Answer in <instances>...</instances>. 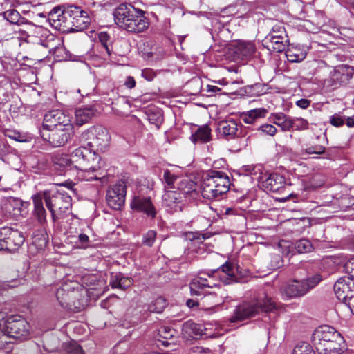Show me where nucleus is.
Instances as JSON below:
<instances>
[{"label": "nucleus", "mask_w": 354, "mask_h": 354, "mask_svg": "<svg viewBox=\"0 0 354 354\" xmlns=\"http://www.w3.org/2000/svg\"><path fill=\"white\" fill-rule=\"evenodd\" d=\"M239 273V267L227 261L217 269L210 270L206 272H201L199 276L194 278L189 283L190 293L192 295L201 296L204 295V288L216 287L219 282L230 284L237 281V274Z\"/></svg>", "instance_id": "1"}, {"label": "nucleus", "mask_w": 354, "mask_h": 354, "mask_svg": "<svg viewBox=\"0 0 354 354\" xmlns=\"http://www.w3.org/2000/svg\"><path fill=\"white\" fill-rule=\"evenodd\" d=\"M115 24L121 28L132 33H138L148 28L149 22L145 12L131 4L122 3L113 12Z\"/></svg>", "instance_id": "2"}, {"label": "nucleus", "mask_w": 354, "mask_h": 354, "mask_svg": "<svg viewBox=\"0 0 354 354\" xmlns=\"http://www.w3.org/2000/svg\"><path fill=\"white\" fill-rule=\"evenodd\" d=\"M230 185L229 177L225 174L218 171H209L201 183V194L204 198L213 200L225 194L229 190Z\"/></svg>", "instance_id": "3"}, {"label": "nucleus", "mask_w": 354, "mask_h": 354, "mask_svg": "<svg viewBox=\"0 0 354 354\" xmlns=\"http://www.w3.org/2000/svg\"><path fill=\"white\" fill-rule=\"evenodd\" d=\"M275 308V304L271 298L268 297H259L250 301H245L239 304L234 311V315L230 317L231 322L243 320L261 312H270Z\"/></svg>", "instance_id": "4"}, {"label": "nucleus", "mask_w": 354, "mask_h": 354, "mask_svg": "<svg viewBox=\"0 0 354 354\" xmlns=\"http://www.w3.org/2000/svg\"><path fill=\"white\" fill-rule=\"evenodd\" d=\"M217 131L220 136L227 140L236 138L239 149L245 148L250 143L248 128L233 119L219 122Z\"/></svg>", "instance_id": "5"}, {"label": "nucleus", "mask_w": 354, "mask_h": 354, "mask_svg": "<svg viewBox=\"0 0 354 354\" xmlns=\"http://www.w3.org/2000/svg\"><path fill=\"white\" fill-rule=\"evenodd\" d=\"M43 196L46 207L51 214L54 222L59 220L62 214L71 206V197L65 192L44 191Z\"/></svg>", "instance_id": "6"}, {"label": "nucleus", "mask_w": 354, "mask_h": 354, "mask_svg": "<svg viewBox=\"0 0 354 354\" xmlns=\"http://www.w3.org/2000/svg\"><path fill=\"white\" fill-rule=\"evenodd\" d=\"M322 281L319 274H316L301 281L295 280L283 286L281 292L288 298L302 297L314 288Z\"/></svg>", "instance_id": "7"}, {"label": "nucleus", "mask_w": 354, "mask_h": 354, "mask_svg": "<svg viewBox=\"0 0 354 354\" xmlns=\"http://www.w3.org/2000/svg\"><path fill=\"white\" fill-rule=\"evenodd\" d=\"M353 74L354 67L347 64L339 65L330 72V77L324 81V85L333 88H337L342 84H347Z\"/></svg>", "instance_id": "8"}, {"label": "nucleus", "mask_w": 354, "mask_h": 354, "mask_svg": "<svg viewBox=\"0 0 354 354\" xmlns=\"http://www.w3.org/2000/svg\"><path fill=\"white\" fill-rule=\"evenodd\" d=\"M126 194V182L122 180H118L106 192V198L108 205L113 209H120L124 205Z\"/></svg>", "instance_id": "9"}, {"label": "nucleus", "mask_w": 354, "mask_h": 354, "mask_svg": "<svg viewBox=\"0 0 354 354\" xmlns=\"http://www.w3.org/2000/svg\"><path fill=\"white\" fill-rule=\"evenodd\" d=\"M88 145L100 151H104L109 145L110 135L108 130L102 127H93L88 131Z\"/></svg>", "instance_id": "10"}, {"label": "nucleus", "mask_w": 354, "mask_h": 354, "mask_svg": "<svg viewBox=\"0 0 354 354\" xmlns=\"http://www.w3.org/2000/svg\"><path fill=\"white\" fill-rule=\"evenodd\" d=\"M55 127L72 130L73 127L70 116L61 110H53L45 114L43 122V129Z\"/></svg>", "instance_id": "11"}, {"label": "nucleus", "mask_w": 354, "mask_h": 354, "mask_svg": "<svg viewBox=\"0 0 354 354\" xmlns=\"http://www.w3.org/2000/svg\"><path fill=\"white\" fill-rule=\"evenodd\" d=\"M73 134L72 130H66L60 127L43 129L41 131V136L44 140L47 141L54 147L64 146L71 138Z\"/></svg>", "instance_id": "12"}, {"label": "nucleus", "mask_w": 354, "mask_h": 354, "mask_svg": "<svg viewBox=\"0 0 354 354\" xmlns=\"http://www.w3.org/2000/svg\"><path fill=\"white\" fill-rule=\"evenodd\" d=\"M73 167L75 169H86L90 168V164L93 162L100 161V157L95 153H92L84 147L75 149L70 155Z\"/></svg>", "instance_id": "13"}, {"label": "nucleus", "mask_w": 354, "mask_h": 354, "mask_svg": "<svg viewBox=\"0 0 354 354\" xmlns=\"http://www.w3.org/2000/svg\"><path fill=\"white\" fill-rule=\"evenodd\" d=\"M130 206L133 211L142 213L150 219L155 218L157 214L156 208L149 196H135L131 200Z\"/></svg>", "instance_id": "14"}, {"label": "nucleus", "mask_w": 354, "mask_h": 354, "mask_svg": "<svg viewBox=\"0 0 354 354\" xmlns=\"http://www.w3.org/2000/svg\"><path fill=\"white\" fill-rule=\"evenodd\" d=\"M6 335L8 337L19 338L26 336L28 333L27 322L19 316H13L7 319Z\"/></svg>", "instance_id": "15"}, {"label": "nucleus", "mask_w": 354, "mask_h": 354, "mask_svg": "<svg viewBox=\"0 0 354 354\" xmlns=\"http://www.w3.org/2000/svg\"><path fill=\"white\" fill-rule=\"evenodd\" d=\"M343 338L341 334L332 326L323 325L319 326L312 335L311 340L313 346L322 345L326 342Z\"/></svg>", "instance_id": "16"}, {"label": "nucleus", "mask_w": 354, "mask_h": 354, "mask_svg": "<svg viewBox=\"0 0 354 354\" xmlns=\"http://www.w3.org/2000/svg\"><path fill=\"white\" fill-rule=\"evenodd\" d=\"M6 239L4 250L15 252L17 251L24 243L25 239L22 232L10 227H4Z\"/></svg>", "instance_id": "17"}, {"label": "nucleus", "mask_w": 354, "mask_h": 354, "mask_svg": "<svg viewBox=\"0 0 354 354\" xmlns=\"http://www.w3.org/2000/svg\"><path fill=\"white\" fill-rule=\"evenodd\" d=\"M77 177L82 180H100L102 183L105 181L106 172L101 169L99 161L90 164V168L77 170Z\"/></svg>", "instance_id": "18"}, {"label": "nucleus", "mask_w": 354, "mask_h": 354, "mask_svg": "<svg viewBox=\"0 0 354 354\" xmlns=\"http://www.w3.org/2000/svg\"><path fill=\"white\" fill-rule=\"evenodd\" d=\"M232 51L237 59H245L252 57L256 51L253 42L238 40L232 44Z\"/></svg>", "instance_id": "19"}, {"label": "nucleus", "mask_w": 354, "mask_h": 354, "mask_svg": "<svg viewBox=\"0 0 354 354\" xmlns=\"http://www.w3.org/2000/svg\"><path fill=\"white\" fill-rule=\"evenodd\" d=\"M187 239L191 241L190 245L185 250V254L187 260L191 261L195 257V254H202L204 252V248L198 246L197 244H203V241L205 239L204 235H201L197 233L189 232L187 234Z\"/></svg>", "instance_id": "20"}, {"label": "nucleus", "mask_w": 354, "mask_h": 354, "mask_svg": "<svg viewBox=\"0 0 354 354\" xmlns=\"http://www.w3.org/2000/svg\"><path fill=\"white\" fill-rule=\"evenodd\" d=\"M78 291L74 288L72 290L68 285L58 288L56 292L57 299L64 308H71L75 306V299H76Z\"/></svg>", "instance_id": "21"}, {"label": "nucleus", "mask_w": 354, "mask_h": 354, "mask_svg": "<svg viewBox=\"0 0 354 354\" xmlns=\"http://www.w3.org/2000/svg\"><path fill=\"white\" fill-rule=\"evenodd\" d=\"M182 194L175 190L167 191L162 196L163 205L168 207L169 211L171 212H178L182 210V207L180 205L183 200Z\"/></svg>", "instance_id": "22"}, {"label": "nucleus", "mask_w": 354, "mask_h": 354, "mask_svg": "<svg viewBox=\"0 0 354 354\" xmlns=\"http://www.w3.org/2000/svg\"><path fill=\"white\" fill-rule=\"evenodd\" d=\"M318 354H342L345 350L344 338L326 342L315 347Z\"/></svg>", "instance_id": "23"}, {"label": "nucleus", "mask_w": 354, "mask_h": 354, "mask_svg": "<svg viewBox=\"0 0 354 354\" xmlns=\"http://www.w3.org/2000/svg\"><path fill=\"white\" fill-rule=\"evenodd\" d=\"M351 278L342 277L339 279L334 284V292L337 298L343 303L349 297L354 290L351 289Z\"/></svg>", "instance_id": "24"}, {"label": "nucleus", "mask_w": 354, "mask_h": 354, "mask_svg": "<svg viewBox=\"0 0 354 354\" xmlns=\"http://www.w3.org/2000/svg\"><path fill=\"white\" fill-rule=\"evenodd\" d=\"M262 185L266 191L281 193L285 188V178L280 174H272L263 181Z\"/></svg>", "instance_id": "25"}, {"label": "nucleus", "mask_w": 354, "mask_h": 354, "mask_svg": "<svg viewBox=\"0 0 354 354\" xmlns=\"http://www.w3.org/2000/svg\"><path fill=\"white\" fill-rule=\"evenodd\" d=\"M32 199L34 205L33 216L40 224L43 225L46 223V211L43 204L44 201L43 192H39L33 195Z\"/></svg>", "instance_id": "26"}, {"label": "nucleus", "mask_w": 354, "mask_h": 354, "mask_svg": "<svg viewBox=\"0 0 354 354\" xmlns=\"http://www.w3.org/2000/svg\"><path fill=\"white\" fill-rule=\"evenodd\" d=\"M23 207L22 201L17 198L8 197L5 198L1 202V209L11 216H16L21 214Z\"/></svg>", "instance_id": "27"}, {"label": "nucleus", "mask_w": 354, "mask_h": 354, "mask_svg": "<svg viewBox=\"0 0 354 354\" xmlns=\"http://www.w3.org/2000/svg\"><path fill=\"white\" fill-rule=\"evenodd\" d=\"M96 110L93 106H86L78 108L75 110V124L77 126H82L90 122L95 115Z\"/></svg>", "instance_id": "28"}, {"label": "nucleus", "mask_w": 354, "mask_h": 354, "mask_svg": "<svg viewBox=\"0 0 354 354\" xmlns=\"http://www.w3.org/2000/svg\"><path fill=\"white\" fill-rule=\"evenodd\" d=\"M133 279L124 277L122 273H111L110 278V286L112 288H119L124 290L131 286Z\"/></svg>", "instance_id": "29"}, {"label": "nucleus", "mask_w": 354, "mask_h": 354, "mask_svg": "<svg viewBox=\"0 0 354 354\" xmlns=\"http://www.w3.org/2000/svg\"><path fill=\"white\" fill-rule=\"evenodd\" d=\"M269 120L270 122L281 127L283 131H288L292 129V118L283 113H273Z\"/></svg>", "instance_id": "30"}, {"label": "nucleus", "mask_w": 354, "mask_h": 354, "mask_svg": "<svg viewBox=\"0 0 354 354\" xmlns=\"http://www.w3.org/2000/svg\"><path fill=\"white\" fill-rule=\"evenodd\" d=\"M265 42L268 48H271L276 53H282L286 50L289 40L288 37H284L283 36L281 38L275 37L273 39L266 37Z\"/></svg>", "instance_id": "31"}, {"label": "nucleus", "mask_w": 354, "mask_h": 354, "mask_svg": "<svg viewBox=\"0 0 354 354\" xmlns=\"http://www.w3.org/2000/svg\"><path fill=\"white\" fill-rule=\"evenodd\" d=\"M53 162L55 168L62 173V171L71 170L73 167L71 158L65 154H55L53 157Z\"/></svg>", "instance_id": "32"}, {"label": "nucleus", "mask_w": 354, "mask_h": 354, "mask_svg": "<svg viewBox=\"0 0 354 354\" xmlns=\"http://www.w3.org/2000/svg\"><path fill=\"white\" fill-rule=\"evenodd\" d=\"M268 110L264 108L254 109L243 113L241 119L246 124H254L258 119L265 118Z\"/></svg>", "instance_id": "33"}, {"label": "nucleus", "mask_w": 354, "mask_h": 354, "mask_svg": "<svg viewBox=\"0 0 354 354\" xmlns=\"http://www.w3.org/2000/svg\"><path fill=\"white\" fill-rule=\"evenodd\" d=\"M190 138L193 142H207L211 140V129L207 125L198 127L192 134Z\"/></svg>", "instance_id": "34"}, {"label": "nucleus", "mask_w": 354, "mask_h": 354, "mask_svg": "<svg viewBox=\"0 0 354 354\" xmlns=\"http://www.w3.org/2000/svg\"><path fill=\"white\" fill-rule=\"evenodd\" d=\"M204 327L192 321H187L183 325V330L190 337H198L203 335Z\"/></svg>", "instance_id": "35"}, {"label": "nucleus", "mask_w": 354, "mask_h": 354, "mask_svg": "<svg viewBox=\"0 0 354 354\" xmlns=\"http://www.w3.org/2000/svg\"><path fill=\"white\" fill-rule=\"evenodd\" d=\"M70 21L75 30H83L88 26L91 20L88 12H86L82 15H77Z\"/></svg>", "instance_id": "36"}, {"label": "nucleus", "mask_w": 354, "mask_h": 354, "mask_svg": "<svg viewBox=\"0 0 354 354\" xmlns=\"http://www.w3.org/2000/svg\"><path fill=\"white\" fill-rule=\"evenodd\" d=\"M177 192L182 194L183 198L194 191V183L187 178H179L176 184Z\"/></svg>", "instance_id": "37"}, {"label": "nucleus", "mask_w": 354, "mask_h": 354, "mask_svg": "<svg viewBox=\"0 0 354 354\" xmlns=\"http://www.w3.org/2000/svg\"><path fill=\"white\" fill-rule=\"evenodd\" d=\"M286 56L290 62H299L305 59L306 53L295 47H289L286 50Z\"/></svg>", "instance_id": "38"}, {"label": "nucleus", "mask_w": 354, "mask_h": 354, "mask_svg": "<svg viewBox=\"0 0 354 354\" xmlns=\"http://www.w3.org/2000/svg\"><path fill=\"white\" fill-rule=\"evenodd\" d=\"M3 17L5 19L9 21L10 24H19L23 23L25 19L21 17V15L18 11L14 9L8 10L3 13Z\"/></svg>", "instance_id": "39"}, {"label": "nucleus", "mask_w": 354, "mask_h": 354, "mask_svg": "<svg viewBox=\"0 0 354 354\" xmlns=\"http://www.w3.org/2000/svg\"><path fill=\"white\" fill-rule=\"evenodd\" d=\"M167 306L166 300L161 297L156 298L148 306V310L151 313H161Z\"/></svg>", "instance_id": "40"}, {"label": "nucleus", "mask_w": 354, "mask_h": 354, "mask_svg": "<svg viewBox=\"0 0 354 354\" xmlns=\"http://www.w3.org/2000/svg\"><path fill=\"white\" fill-rule=\"evenodd\" d=\"M282 36L284 37H288L284 25L281 23H277L276 24H274L272 26L270 33L267 35V37H269L271 39L275 37L281 38Z\"/></svg>", "instance_id": "41"}, {"label": "nucleus", "mask_w": 354, "mask_h": 354, "mask_svg": "<svg viewBox=\"0 0 354 354\" xmlns=\"http://www.w3.org/2000/svg\"><path fill=\"white\" fill-rule=\"evenodd\" d=\"M295 248L299 253L309 252L313 249V245L308 239H300L295 242Z\"/></svg>", "instance_id": "42"}, {"label": "nucleus", "mask_w": 354, "mask_h": 354, "mask_svg": "<svg viewBox=\"0 0 354 354\" xmlns=\"http://www.w3.org/2000/svg\"><path fill=\"white\" fill-rule=\"evenodd\" d=\"M86 11L83 10L80 7L76 6H68L63 12L62 14L64 17L69 18L71 21L73 18H74L77 15H82V13L86 12Z\"/></svg>", "instance_id": "43"}, {"label": "nucleus", "mask_w": 354, "mask_h": 354, "mask_svg": "<svg viewBox=\"0 0 354 354\" xmlns=\"http://www.w3.org/2000/svg\"><path fill=\"white\" fill-rule=\"evenodd\" d=\"M179 178H180L178 176L171 173V171L169 170H165L164 171L163 180L165 184L167 185L168 188L175 189V184H177Z\"/></svg>", "instance_id": "44"}, {"label": "nucleus", "mask_w": 354, "mask_h": 354, "mask_svg": "<svg viewBox=\"0 0 354 354\" xmlns=\"http://www.w3.org/2000/svg\"><path fill=\"white\" fill-rule=\"evenodd\" d=\"M292 354H315L312 346L307 342H300L294 348Z\"/></svg>", "instance_id": "45"}, {"label": "nucleus", "mask_w": 354, "mask_h": 354, "mask_svg": "<svg viewBox=\"0 0 354 354\" xmlns=\"http://www.w3.org/2000/svg\"><path fill=\"white\" fill-rule=\"evenodd\" d=\"M292 128L297 131L307 130L309 128V122L307 120L302 118H295L292 119Z\"/></svg>", "instance_id": "46"}, {"label": "nucleus", "mask_w": 354, "mask_h": 354, "mask_svg": "<svg viewBox=\"0 0 354 354\" xmlns=\"http://www.w3.org/2000/svg\"><path fill=\"white\" fill-rule=\"evenodd\" d=\"M325 151V147L322 145H316L312 147H310L308 148H306L305 149L301 150V155L305 156V155H312V154H316V155H321L323 154Z\"/></svg>", "instance_id": "47"}, {"label": "nucleus", "mask_w": 354, "mask_h": 354, "mask_svg": "<svg viewBox=\"0 0 354 354\" xmlns=\"http://www.w3.org/2000/svg\"><path fill=\"white\" fill-rule=\"evenodd\" d=\"M148 120L150 123L156 125L157 128H159L163 122V116L162 113L158 111L156 113H149Z\"/></svg>", "instance_id": "48"}, {"label": "nucleus", "mask_w": 354, "mask_h": 354, "mask_svg": "<svg viewBox=\"0 0 354 354\" xmlns=\"http://www.w3.org/2000/svg\"><path fill=\"white\" fill-rule=\"evenodd\" d=\"M329 122L335 127H340L345 122V117L340 113H335L330 117Z\"/></svg>", "instance_id": "49"}, {"label": "nucleus", "mask_w": 354, "mask_h": 354, "mask_svg": "<svg viewBox=\"0 0 354 354\" xmlns=\"http://www.w3.org/2000/svg\"><path fill=\"white\" fill-rule=\"evenodd\" d=\"M156 237V232L154 230H149L143 236V244L147 246H152L155 242Z\"/></svg>", "instance_id": "50"}, {"label": "nucleus", "mask_w": 354, "mask_h": 354, "mask_svg": "<svg viewBox=\"0 0 354 354\" xmlns=\"http://www.w3.org/2000/svg\"><path fill=\"white\" fill-rule=\"evenodd\" d=\"M344 270L354 279V256L351 257L344 264Z\"/></svg>", "instance_id": "51"}, {"label": "nucleus", "mask_w": 354, "mask_h": 354, "mask_svg": "<svg viewBox=\"0 0 354 354\" xmlns=\"http://www.w3.org/2000/svg\"><path fill=\"white\" fill-rule=\"evenodd\" d=\"M47 244V241L45 237L37 238L34 237L32 245L30 246V250L33 247H37L38 250H41L44 247H46Z\"/></svg>", "instance_id": "52"}, {"label": "nucleus", "mask_w": 354, "mask_h": 354, "mask_svg": "<svg viewBox=\"0 0 354 354\" xmlns=\"http://www.w3.org/2000/svg\"><path fill=\"white\" fill-rule=\"evenodd\" d=\"M98 38H99L100 43L103 46V47L107 51L108 54H110L108 44H107L108 41L110 39V37L108 35V33H106V32H101L98 35Z\"/></svg>", "instance_id": "53"}, {"label": "nucleus", "mask_w": 354, "mask_h": 354, "mask_svg": "<svg viewBox=\"0 0 354 354\" xmlns=\"http://www.w3.org/2000/svg\"><path fill=\"white\" fill-rule=\"evenodd\" d=\"M141 76L146 80L152 81L156 76V72L151 68H145L141 71Z\"/></svg>", "instance_id": "54"}, {"label": "nucleus", "mask_w": 354, "mask_h": 354, "mask_svg": "<svg viewBox=\"0 0 354 354\" xmlns=\"http://www.w3.org/2000/svg\"><path fill=\"white\" fill-rule=\"evenodd\" d=\"M259 129L267 135L274 136L277 133V128L269 124H265L259 127Z\"/></svg>", "instance_id": "55"}, {"label": "nucleus", "mask_w": 354, "mask_h": 354, "mask_svg": "<svg viewBox=\"0 0 354 354\" xmlns=\"http://www.w3.org/2000/svg\"><path fill=\"white\" fill-rule=\"evenodd\" d=\"M247 91L254 95H260L262 93L261 84H256L247 86Z\"/></svg>", "instance_id": "56"}, {"label": "nucleus", "mask_w": 354, "mask_h": 354, "mask_svg": "<svg viewBox=\"0 0 354 354\" xmlns=\"http://www.w3.org/2000/svg\"><path fill=\"white\" fill-rule=\"evenodd\" d=\"M160 335L165 339H169L174 336L175 330L167 327H163L159 330Z\"/></svg>", "instance_id": "57"}, {"label": "nucleus", "mask_w": 354, "mask_h": 354, "mask_svg": "<svg viewBox=\"0 0 354 354\" xmlns=\"http://www.w3.org/2000/svg\"><path fill=\"white\" fill-rule=\"evenodd\" d=\"M77 241L76 243L79 245L80 247H85L88 243V236L85 234H80L77 237Z\"/></svg>", "instance_id": "58"}, {"label": "nucleus", "mask_w": 354, "mask_h": 354, "mask_svg": "<svg viewBox=\"0 0 354 354\" xmlns=\"http://www.w3.org/2000/svg\"><path fill=\"white\" fill-rule=\"evenodd\" d=\"M310 104V100L308 99H300L296 102V105L303 109H307Z\"/></svg>", "instance_id": "59"}, {"label": "nucleus", "mask_w": 354, "mask_h": 354, "mask_svg": "<svg viewBox=\"0 0 354 354\" xmlns=\"http://www.w3.org/2000/svg\"><path fill=\"white\" fill-rule=\"evenodd\" d=\"M6 344H8L7 335L4 331L0 330V349L3 348Z\"/></svg>", "instance_id": "60"}, {"label": "nucleus", "mask_w": 354, "mask_h": 354, "mask_svg": "<svg viewBox=\"0 0 354 354\" xmlns=\"http://www.w3.org/2000/svg\"><path fill=\"white\" fill-rule=\"evenodd\" d=\"M7 324V319H6V315L3 313L0 312V330L6 331V324Z\"/></svg>", "instance_id": "61"}, {"label": "nucleus", "mask_w": 354, "mask_h": 354, "mask_svg": "<svg viewBox=\"0 0 354 354\" xmlns=\"http://www.w3.org/2000/svg\"><path fill=\"white\" fill-rule=\"evenodd\" d=\"M4 232H5L4 227L0 228V250H4V248L6 245V244H5L6 239L3 235V234H5Z\"/></svg>", "instance_id": "62"}, {"label": "nucleus", "mask_w": 354, "mask_h": 354, "mask_svg": "<svg viewBox=\"0 0 354 354\" xmlns=\"http://www.w3.org/2000/svg\"><path fill=\"white\" fill-rule=\"evenodd\" d=\"M124 85L129 88H133L136 86V81L131 76L127 77Z\"/></svg>", "instance_id": "63"}, {"label": "nucleus", "mask_w": 354, "mask_h": 354, "mask_svg": "<svg viewBox=\"0 0 354 354\" xmlns=\"http://www.w3.org/2000/svg\"><path fill=\"white\" fill-rule=\"evenodd\" d=\"M207 92H209V93H216L218 91H220L221 89L216 86L208 85L207 86Z\"/></svg>", "instance_id": "64"}]
</instances>
